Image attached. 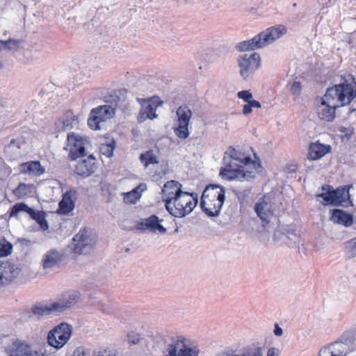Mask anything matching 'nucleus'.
Returning a JSON list of instances; mask_svg holds the SVG:
<instances>
[{"mask_svg":"<svg viewBox=\"0 0 356 356\" xmlns=\"http://www.w3.org/2000/svg\"><path fill=\"white\" fill-rule=\"evenodd\" d=\"M331 151L332 147L330 145L316 141L309 144L307 158L310 161L318 160L330 153Z\"/></svg>","mask_w":356,"mask_h":356,"instance_id":"obj_17","label":"nucleus"},{"mask_svg":"<svg viewBox=\"0 0 356 356\" xmlns=\"http://www.w3.org/2000/svg\"><path fill=\"white\" fill-rule=\"evenodd\" d=\"M287 32L286 28L284 25H278L276 26H271L265 31L259 33L261 35V39L264 47L272 44L276 40L281 38Z\"/></svg>","mask_w":356,"mask_h":356,"instance_id":"obj_16","label":"nucleus"},{"mask_svg":"<svg viewBox=\"0 0 356 356\" xmlns=\"http://www.w3.org/2000/svg\"><path fill=\"white\" fill-rule=\"evenodd\" d=\"M145 190H147V184L143 182L140 183L131 191L124 193V202L127 204H136Z\"/></svg>","mask_w":356,"mask_h":356,"instance_id":"obj_30","label":"nucleus"},{"mask_svg":"<svg viewBox=\"0 0 356 356\" xmlns=\"http://www.w3.org/2000/svg\"><path fill=\"white\" fill-rule=\"evenodd\" d=\"M21 268L14 263L6 261L3 266V272L8 277H6L7 283H11L19 274Z\"/></svg>","mask_w":356,"mask_h":356,"instance_id":"obj_33","label":"nucleus"},{"mask_svg":"<svg viewBox=\"0 0 356 356\" xmlns=\"http://www.w3.org/2000/svg\"><path fill=\"white\" fill-rule=\"evenodd\" d=\"M156 108L149 104L146 99L141 102V110L137 117L139 123L143 122L147 119L154 120L158 117L156 113Z\"/></svg>","mask_w":356,"mask_h":356,"instance_id":"obj_28","label":"nucleus"},{"mask_svg":"<svg viewBox=\"0 0 356 356\" xmlns=\"http://www.w3.org/2000/svg\"><path fill=\"white\" fill-rule=\"evenodd\" d=\"M336 88L337 95L341 104L350 106L351 103L356 99V79L352 74H345L340 76L339 83L333 84Z\"/></svg>","mask_w":356,"mask_h":356,"instance_id":"obj_4","label":"nucleus"},{"mask_svg":"<svg viewBox=\"0 0 356 356\" xmlns=\"http://www.w3.org/2000/svg\"><path fill=\"white\" fill-rule=\"evenodd\" d=\"M273 333L277 337H281L283 334V330L277 323L274 325Z\"/></svg>","mask_w":356,"mask_h":356,"instance_id":"obj_64","label":"nucleus"},{"mask_svg":"<svg viewBox=\"0 0 356 356\" xmlns=\"http://www.w3.org/2000/svg\"><path fill=\"white\" fill-rule=\"evenodd\" d=\"M77 195V191L73 188L63 193L56 213L58 215L67 216L72 212L75 208Z\"/></svg>","mask_w":356,"mask_h":356,"instance_id":"obj_10","label":"nucleus"},{"mask_svg":"<svg viewBox=\"0 0 356 356\" xmlns=\"http://www.w3.org/2000/svg\"><path fill=\"white\" fill-rule=\"evenodd\" d=\"M72 356H86L83 346L77 347Z\"/></svg>","mask_w":356,"mask_h":356,"instance_id":"obj_63","label":"nucleus"},{"mask_svg":"<svg viewBox=\"0 0 356 356\" xmlns=\"http://www.w3.org/2000/svg\"><path fill=\"white\" fill-rule=\"evenodd\" d=\"M72 334V326L67 323H61L49 331L47 337V343L59 350L68 342Z\"/></svg>","mask_w":356,"mask_h":356,"instance_id":"obj_5","label":"nucleus"},{"mask_svg":"<svg viewBox=\"0 0 356 356\" xmlns=\"http://www.w3.org/2000/svg\"><path fill=\"white\" fill-rule=\"evenodd\" d=\"M238 66L240 68V75L244 80H248L261 67V56L257 52L250 55L244 54L237 58Z\"/></svg>","mask_w":356,"mask_h":356,"instance_id":"obj_6","label":"nucleus"},{"mask_svg":"<svg viewBox=\"0 0 356 356\" xmlns=\"http://www.w3.org/2000/svg\"><path fill=\"white\" fill-rule=\"evenodd\" d=\"M90 144L89 137L72 131L67 134L66 145L63 149L70 151L67 158L74 161L87 155L86 145Z\"/></svg>","mask_w":356,"mask_h":356,"instance_id":"obj_3","label":"nucleus"},{"mask_svg":"<svg viewBox=\"0 0 356 356\" xmlns=\"http://www.w3.org/2000/svg\"><path fill=\"white\" fill-rule=\"evenodd\" d=\"M241 172L240 173L239 181L246 180L250 181L255 178V175H253L252 171L245 170L244 166L241 168Z\"/></svg>","mask_w":356,"mask_h":356,"instance_id":"obj_51","label":"nucleus"},{"mask_svg":"<svg viewBox=\"0 0 356 356\" xmlns=\"http://www.w3.org/2000/svg\"><path fill=\"white\" fill-rule=\"evenodd\" d=\"M280 235H282V239L289 247H296L301 240L300 231H298L293 225H284L280 228V230L275 231L274 239L278 237L281 238Z\"/></svg>","mask_w":356,"mask_h":356,"instance_id":"obj_11","label":"nucleus"},{"mask_svg":"<svg viewBox=\"0 0 356 356\" xmlns=\"http://www.w3.org/2000/svg\"><path fill=\"white\" fill-rule=\"evenodd\" d=\"M139 159L140 162L143 164V165L145 168L148 167L151 164L159 163L158 157L154 154L153 151L151 149L140 154Z\"/></svg>","mask_w":356,"mask_h":356,"instance_id":"obj_39","label":"nucleus"},{"mask_svg":"<svg viewBox=\"0 0 356 356\" xmlns=\"http://www.w3.org/2000/svg\"><path fill=\"white\" fill-rule=\"evenodd\" d=\"M25 143H26V142H25L24 138L22 136H20V137H17L16 138H13L10 141L8 146L9 147L15 146L18 149H20L22 145H24Z\"/></svg>","mask_w":356,"mask_h":356,"instance_id":"obj_56","label":"nucleus"},{"mask_svg":"<svg viewBox=\"0 0 356 356\" xmlns=\"http://www.w3.org/2000/svg\"><path fill=\"white\" fill-rule=\"evenodd\" d=\"M346 248L348 250L346 257L348 259H353L356 257V237L346 242Z\"/></svg>","mask_w":356,"mask_h":356,"instance_id":"obj_48","label":"nucleus"},{"mask_svg":"<svg viewBox=\"0 0 356 356\" xmlns=\"http://www.w3.org/2000/svg\"><path fill=\"white\" fill-rule=\"evenodd\" d=\"M254 211L260 220L268 224L270 222V218L273 216V212L271 211L268 203L264 198L260 199L257 202L255 203L254 207Z\"/></svg>","mask_w":356,"mask_h":356,"instance_id":"obj_25","label":"nucleus"},{"mask_svg":"<svg viewBox=\"0 0 356 356\" xmlns=\"http://www.w3.org/2000/svg\"><path fill=\"white\" fill-rule=\"evenodd\" d=\"M264 47L261 35L258 33L250 40H243L236 44L235 49L239 52L254 51Z\"/></svg>","mask_w":356,"mask_h":356,"instance_id":"obj_23","label":"nucleus"},{"mask_svg":"<svg viewBox=\"0 0 356 356\" xmlns=\"http://www.w3.org/2000/svg\"><path fill=\"white\" fill-rule=\"evenodd\" d=\"M238 162L247 166L251 165L252 163L253 162V160L251 158L250 155H245L243 153V156L241 157V160H239Z\"/></svg>","mask_w":356,"mask_h":356,"instance_id":"obj_60","label":"nucleus"},{"mask_svg":"<svg viewBox=\"0 0 356 356\" xmlns=\"http://www.w3.org/2000/svg\"><path fill=\"white\" fill-rule=\"evenodd\" d=\"M185 191L182 190V184L177 180L166 181L161 189L162 201L165 209H169V203L172 202L173 199L181 197Z\"/></svg>","mask_w":356,"mask_h":356,"instance_id":"obj_8","label":"nucleus"},{"mask_svg":"<svg viewBox=\"0 0 356 356\" xmlns=\"http://www.w3.org/2000/svg\"><path fill=\"white\" fill-rule=\"evenodd\" d=\"M78 120V117L74 115L72 110L64 113L54 123L57 131H65L73 128V122Z\"/></svg>","mask_w":356,"mask_h":356,"instance_id":"obj_21","label":"nucleus"},{"mask_svg":"<svg viewBox=\"0 0 356 356\" xmlns=\"http://www.w3.org/2000/svg\"><path fill=\"white\" fill-rule=\"evenodd\" d=\"M192 196V200H188L185 202L184 207H186L187 216L190 214L194 209L197 206L199 202V197L197 193L195 192L185 191L183 193V196Z\"/></svg>","mask_w":356,"mask_h":356,"instance_id":"obj_40","label":"nucleus"},{"mask_svg":"<svg viewBox=\"0 0 356 356\" xmlns=\"http://www.w3.org/2000/svg\"><path fill=\"white\" fill-rule=\"evenodd\" d=\"M38 318L48 316L53 313H58V302H54L50 305L37 302L31 307V311Z\"/></svg>","mask_w":356,"mask_h":356,"instance_id":"obj_22","label":"nucleus"},{"mask_svg":"<svg viewBox=\"0 0 356 356\" xmlns=\"http://www.w3.org/2000/svg\"><path fill=\"white\" fill-rule=\"evenodd\" d=\"M105 99L106 102L110 103L111 106L115 108L118 106V102L120 101V97L118 95H116L115 92L106 96Z\"/></svg>","mask_w":356,"mask_h":356,"instance_id":"obj_52","label":"nucleus"},{"mask_svg":"<svg viewBox=\"0 0 356 356\" xmlns=\"http://www.w3.org/2000/svg\"><path fill=\"white\" fill-rule=\"evenodd\" d=\"M33 184L20 182L18 186L13 191V193L17 199H22L31 192Z\"/></svg>","mask_w":356,"mask_h":356,"instance_id":"obj_41","label":"nucleus"},{"mask_svg":"<svg viewBox=\"0 0 356 356\" xmlns=\"http://www.w3.org/2000/svg\"><path fill=\"white\" fill-rule=\"evenodd\" d=\"M102 122H104V118L97 114L92 113V109H91L88 119V127L92 130H99L101 129L99 123Z\"/></svg>","mask_w":356,"mask_h":356,"instance_id":"obj_45","label":"nucleus"},{"mask_svg":"<svg viewBox=\"0 0 356 356\" xmlns=\"http://www.w3.org/2000/svg\"><path fill=\"white\" fill-rule=\"evenodd\" d=\"M237 97L245 102H250L252 98V93L250 90H243L237 92Z\"/></svg>","mask_w":356,"mask_h":356,"instance_id":"obj_53","label":"nucleus"},{"mask_svg":"<svg viewBox=\"0 0 356 356\" xmlns=\"http://www.w3.org/2000/svg\"><path fill=\"white\" fill-rule=\"evenodd\" d=\"M8 353V356H39L37 350H33L29 344L19 339H17Z\"/></svg>","mask_w":356,"mask_h":356,"instance_id":"obj_18","label":"nucleus"},{"mask_svg":"<svg viewBox=\"0 0 356 356\" xmlns=\"http://www.w3.org/2000/svg\"><path fill=\"white\" fill-rule=\"evenodd\" d=\"M146 99L156 109L157 108V107L161 106L163 104V102L161 100L160 97L156 95H154V96L152 97L151 98Z\"/></svg>","mask_w":356,"mask_h":356,"instance_id":"obj_57","label":"nucleus"},{"mask_svg":"<svg viewBox=\"0 0 356 356\" xmlns=\"http://www.w3.org/2000/svg\"><path fill=\"white\" fill-rule=\"evenodd\" d=\"M142 339L140 334L134 331H131L127 334V340L130 346L138 344Z\"/></svg>","mask_w":356,"mask_h":356,"instance_id":"obj_49","label":"nucleus"},{"mask_svg":"<svg viewBox=\"0 0 356 356\" xmlns=\"http://www.w3.org/2000/svg\"><path fill=\"white\" fill-rule=\"evenodd\" d=\"M352 184L343 185L334 188V195L336 207H353V202L350 194V189Z\"/></svg>","mask_w":356,"mask_h":356,"instance_id":"obj_14","label":"nucleus"},{"mask_svg":"<svg viewBox=\"0 0 356 356\" xmlns=\"http://www.w3.org/2000/svg\"><path fill=\"white\" fill-rule=\"evenodd\" d=\"M226 199V189L218 184H207L200 197V207L209 218L218 217Z\"/></svg>","mask_w":356,"mask_h":356,"instance_id":"obj_1","label":"nucleus"},{"mask_svg":"<svg viewBox=\"0 0 356 356\" xmlns=\"http://www.w3.org/2000/svg\"><path fill=\"white\" fill-rule=\"evenodd\" d=\"M163 219L159 218L156 214H152L149 217L140 219L136 224V229L141 232L149 231V232H159L162 234L167 233V229L161 225Z\"/></svg>","mask_w":356,"mask_h":356,"instance_id":"obj_9","label":"nucleus"},{"mask_svg":"<svg viewBox=\"0 0 356 356\" xmlns=\"http://www.w3.org/2000/svg\"><path fill=\"white\" fill-rule=\"evenodd\" d=\"M80 298V293L79 291H71L67 293V298L65 301L58 302V313L63 312L68 308L74 306Z\"/></svg>","mask_w":356,"mask_h":356,"instance_id":"obj_32","label":"nucleus"},{"mask_svg":"<svg viewBox=\"0 0 356 356\" xmlns=\"http://www.w3.org/2000/svg\"><path fill=\"white\" fill-rule=\"evenodd\" d=\"M168 213L175 218H184L187 216L186 209L182 203L181 197L175 198L169 203V209H165Z\"/></svg>","mask_w":356,"mask_h":356,"instance_id":"obj_29","label":"nucleus"},{"mask_svg":"<svg viewBox=\"0 0 356 356\" xmlns=\"http://www.w3.org/2000/svg\"><path fill=\"white\" fill-rule=\"evenodd\" d=\"M97 306L102 309V311L105 313V314H112L114 311H115V309L112 307H110V306H108V305H106L104 302H102V301H99L98 303H97Z\"/></svg>","mask_w":356,"mask_h":356,"instance_id":"obj_59","label":"nucleus"},{"mask_svg":"<svg viewBox=\"0 0 356 356\" xmlns=\"http://www.w3.org/2000/svg\"><path fill=\"white\" fill-rule=\"evenodd\" d=\"M245 103L246 104L243 106L242 113L244 115H248L252 112V108L250 102H247Z\"/></svg>","mask_w":356,"mask_h":356,"instance_id":"obj_61","label":"nucleus"},{"mask_svg":"<svg viewBox=\"0 0 356 356\" xmlns=\"http://www.w3.org/2000/svg\"><path fill=\"white\" fill-rule=\"evenodd\" d=\"M290 90L293 95H300L302 91L301 83L299 81H294L291 86Z\"/></svg>","mask_w":356,"mask_h":356,"instance_id":"obj_55","label":"nucleus"},{"mask_svg":"<svg viewBox=\"0 0 356 356\" xmlns=\"http://www.w3.org/2000/svg\"><path fill=\"white\" fill-rule=\"evenodd\" d=\"M232 191L237 197L238 202L240 204V210H244L248 204L249 195L251 192L250 189L239 191L236 188H233Z\"/></svg>","mask_w":356,"mask_h":356,"instance_id":"obj_38","label":"nucleus"},{"mask_svg":"<svg viewBox=\"0 0 356 356\" xmlns=\"http://www.w3.org/2000/svg\"><path fill=\"white\" fill-rule=\"evenodd\" d=\"M168 354L165 356H198L199 349L191 348L188 345L183 346V348L177 350V344H169Z\"/></svg>","mask_w":356,"mask_h":356,"instance_id":"obj_27","label":"nucleus"},{"mask_svg":"<svg viewBox=\"0 0 356 356\" xmlns=\"http://www.w3.org/2000/svg\"><path fill=\"white\" fill-rule=\"evenodd\" d=\"M243 153L241 152L236 150L234 147L230 146L228 147L227 150L225 152V155L226 157L227 156H229V158L232 159V160L239 161L241 160V157L243 156Z\"/></svg>","mask_w":356,"mask_h":356,"instance_id":"obj_50","label":"nucleus"},{"mask_svg":"<svg viewBox=\"0 0 356 356\" xmlns=\"http://www.w3.org/2000/svg\"><path fill=\"white\" fill-rule=\"evenodd\" d=\"M17 339L9 335H4L0 339L1 348L3 349L7 355L13 346L12 344L15 343Z\"/></svg>","mask_w":356,"mask_h":356,"instance_id":"obj_47","label":"nucleus"},{"mask_svg":"<svg viewBox=\"0 0 356 356\" xmlns=\"http://www.w3.org/2000/svg\"><path fill=\"white\" fill-rule=\"evenodd\" d=\"M13 245L4 236L0 238V257H6L13 252Z\"/></svg>","mask_w":356,"mask_h":356,"instance_id":"obj_44","label":"nucleus"},{"mask_svg":"<svg viewBox=\"0 0 356 356\" xmlns=\"http://www.w3.org/2000/svg\"><path fill=\"white\" fill-rule=\"evenodd\" d=\"M354 341V334L351 331H346L344 332L340 337L333 343L328 344L327 346H323L318 352L317 356H322V354L326 353L327 349L330 348V346L338 344L343 343L345 345H349L352 343Z\"/></svg>","mask_w":356,"mask_h":356,"instance_id":"obj_31","label":"nucleus"},{"mask_svg":"<svg viewBox=\"0 0 356 356\" xmlns=\"http://www.w3.org/2000/svg\"><path fill=\"white\" fill-rule=\"evenodd\" d=\"M321 193L316 194L315 197L317 201L324 206L336 207L334 195V187L330 184H325L321 186Z\"/></svg>","mask_w":356,"mask_h":356,"instance_id":"obj_20","label":"nucleus"},{"mask_svg":"<svg viewBox=\"0 0 356 356\" xmlns=\"http://www.w3.org/2000/svg\"><path fill=\"white\" fill-rule=\"evenodd\" d=\"M252 152L253 153L254 156V160L251 165H253V167L255 170H259V171H261L264 170V167L262 166L261 161L259 158V156L257 155L256 152L251 148Z\"/></svg>","mask_w":356,"mask_h":356,"instance_id":"obj_54","label":"nucleus"},{"mask_svg":"<svg viewBox=\"0 0 356 356\" xmlns=\"http://www.w3.org/2000/svg\"><path fill=\"white\" fill-rule=\"evenodd\" d=\"M74 247L73 252L75 254H86L94 246L95 241L92 238L90 233L84 228L81 229L72 238Z\"/></svg>","mask_w":356,"mask_h":356,"instance_id":"obj_7","label":"nucleus"},{"mask_svg":"<svg viewBox=\"0 0 356 356\" xmlns=\"http://www.w3.org/2000/svg\"><path fill=\"white\" fill-rule=\"evenodd\" d=\"M188 125L189 124L177 122V125L174 127L175 135L181 139L187 138L190 135Z\"/></svg>","mask_w":356,"mask_h":356,"instance_id":"obj_46","label":"nucleus"},{"mask_svg":"<svg viewBox=\"0 0 356 356\" xmlns=\"http://www.w3.org/2000/svg\"><path fill=\"white\" fill-rule=\"evenodd\" d=\"M20 174H29L34 176H40L45 172V168L41 165L40 161H29L24 162L19 165Z\"/></svg>","mask_w":356,"mask_h":356,"instance_id":"obj_24","label":"nucleus"},{"mask_svg":"<svg viewBox=\"0 0 356 356\" xmlns=\"http://www.w3.org/2000/svg\"><path fill=\"white\" fill-rule=\"evenodd\" d=\"M75 166L74 172L82 177H88L95 172L98 168L95 156L91 154L82 159Z\"/></svg>","mask_w":356,"mask_h":356,"instance_id":"obj_12","label":"nucleus"},{"mask_svg":"<svg viewBox=\"0 0 356 356\" xmlns=\"http://www.w3.org/2000/svg\"><path fill=\"white\" fill-rule=\"evenodd\" d=\"M339 95L334 85L328 87L323 97H316L315 102L318 106V114L321 120L332 122L336 118L337 110L345 106L341 104Z\"/></svg>","mask_w":356,"mask_h":356,"instance_id":"obj_2","label":"nucleus"},{"mask_svg":"<svg viewBox=\"0 0 356 356\" xmlns=\"http://www.w3.org/2000/svg\"><path fill=\"white\" fill-rule=\"evenodd\" d=\"M222 356H263V353L261 347L254 348L253 350L250 347H247L241 355H236L231 351H227L223 353Z\"/></svg>","mask_w":356,"mask_h":356,"instance_id":"obj_42","label":"nucleus"},{"mask_svg":"<svg viewBox=\"0 0 356 356\" xmlns=\"http://www.w3.org/2000/svg\"><path fill=\"white\" fill-rule=\"evenodd\" d=\"M92 113L97 114L104 118V122L111 118L115 114V108L111 105H102L92 108Z\"/></svg>","mask_w":356,"mask_h":356,"instance_id":"obj_34","label":"nucleus"},{"mask_svg":"<svg viewBox=\"0 0 356 356\" xmlns=\"http://www.w3.org/2000/svg\"><path fill=\"white\" fill-rule=\"evenodd\" d=\"M177 122L189 124L193 113L186 104L180 106L177 110Z\"/></svg>","mask_w":356,"mask_h":356,"instance_id":"obj_35","label":"nucleus"},{"mask_svg":"<svg viewBox=\"0 0 356 356\" xmlns=\"http://www.w3.org/2000/svg\"><path fill=\"white\" fill-rule=\"evenodd\" d=\"M64 254L56 249L52 248L48 250L42 259V267L44 269L53 268L58 266L63 261Z\"/></svg>","mask_w":356,"mask_h":356,"instance_id":"obj_19","label":"nucleus"},{"mask_svg":"<svg viewBox=\"0 0 356 356\" xmlns=\"http://www.w3.org/2000/svg\"><path fill=\"white\" fill-rule=\"evenodd\" d=\"M26 213L29 214L31 219L36 222L42 231L44 232L48 230L49 226L48 221L46 219V211L43 210H36L34 208L28 206Z\"/></svg>","mask_w":356,"mask_h":356,"instance_id":"obj_26","label":"nucleus"},{"mask_svg":"<svg viewBox=\"0 0 356 356\" xmlns=\"http://www.w3.org/2000/svg\"><path fill=\"white\" fill-rule=\"evenodd\" d=\"M116 148V140L112 138L102 143L99 147L100 152L108 158L113 156V152Z\"/></svg>","mask_w":356,"mask_h":356,"instance_id":"obj_37","label":"nucleus"},{"mask_svg":"<svg viewBox=\"0 0 356 356\" xmlns=\"http://www.w3.org/2000/svg\"><path fill=\"white\" fill-rule=\"evenodd\" d=\"M28 204L24 202H17L13 206H12L9 210V217L11 218H18V215L21 212H27Z\"/></svg>","mask_w":356,"mask_h":356,"instance_id":"obj_43","label":"nucleus"},{"mask_svg":"<svg viewBox=\"0 0 356 356\" xmlns=\"http://www.w3.org/2000/svg\"><path fill=\"white\" fill-rule=\"evenodd\" d=\"M97 356H116V354L113 350L104 349L99 351Z\"/></svg>","mask_w":356,"mask_h":356,"instance_id":"obj_62","label":"nucleus"},{"mask_svg":"<svg viewBox=\"0 0 356 356\" xmlns=\"http://www.w3.org/2000/svg\"><path fill=\"white\" fill-rule=\"evenodd\" d=\"M222 162L225 164V167L220 168V177L227 181L239 180L243 165L232 163L231 161H227V159L225 156H223Z\"/></svg>","mask_w":356,"mask_h":356,"instance_id":"obj_13","label":"nucleus"},{"mask_svg":"<svg viewBox=\"0 0 356 356\" xmlns=\"http://www.w3.org/2000/svg\"><path fill=\"white\" fill-rule=\"evenodd\" d=\"M329 213L330 214V220L335 224L349 227L354 222L353 215L342 209L334 208L330 209Z\"/></svg>","mask_w":356,"mask_h":356,"instance_id":"obj_15","label":"nucleus"},{"mask_svg":"<svg viewBox=\"0 0 356 356\" xmlns=\"http://www.w3.org/2000/svg\"><path fill=\"white\" fill-rule=\"evenodd\" d=\"M22 42V40L14 38H9L6 40H0V52L3 50L17 51Z\"/></svg>","mask_w":356,"mask_h":356,"instance_id":"obj_36","label":"nucleus"},{"mask_svg":"<svg viewBox=\"0 0 356 356\" xmlns=\"http://www.w3.org/2000/svg\"><path fill=\"white\" fill-rule=\"evenodd\" d=\"M160 173L163 175H165L170 173V170L169 169V164L167 160H163L161 162L159 165Z\"/></svg>","mask_w":356,"mask_h":356,"instance_id":"obj_58","label":"nucleus"}]
</instances>
